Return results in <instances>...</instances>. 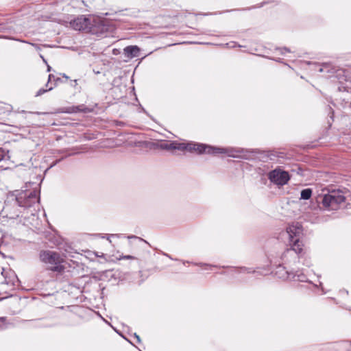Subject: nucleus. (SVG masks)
Returning a JSON list of instances; mask_svg holds the SVG:
<instances>
[{
    "label": "nucleus",
    "mask_w": 351,
    "mask_h": 351,
    "mask_svg": "<svg viewBox=\"0 0 351 351\" xmlns=\"http://www.w3.org/2000/svg\"><path fill=\"white\" fill-rule=\"evenodd\" d=\"M185 151L190 153H197L199 154H226L229 156L235 157L237 151L233 149L221 148L213 147L202 143H197L194 142L186 143Z\"/></svg>",
    "instance_id": "obj_1"
},
{
    "label": "nucleus",
    "mask_w": 351,
    "mask_h": 351,
    "mask_svg": "<svg viewBox=\"0 0 351 351\" xmlns=\"http://www.w3.org/2000/svg\"><path fill=\"white\" fill-rule=\"evenodd\" d=\"M40 261L49 266V269L53 271L61 273L64 267L62 265L64 258L59 253L53 251H43L40 254Z\"/></svg>",
    "instance_id": "obj_2"
},
{
    "label": "nucleus",
    "mask_w": 351,
    "mask_h": 351,
    "mask_svg": "<svg viewBox=\"0 0 351 351\" xmlns=\"http://www.w3.org/2000/svg\"><path fill=\"white\" fill-rule=\"evenodd\" d=\"M346 198L340 191H332L325 195L322 199L323 206L328 210H337L344 203Z\"/></svg>",
    "instance_id": "obj_3"
},
{
    "label": "nucleus",
    "mask_w": 351,
    "mask_h": 351,
    "mask_svg": "<svg viewBox=\"0 0 351 351\" xmlns=\"http://www.w3.org/2000/svg\"><path fill=\"white\" fill-rule=\"evenodd\" d=\"M268 178L272 183L276 185L283 186L288 182L290 176L287 171L280 168H276L269 173Z\"/></svg>",
    "instance_id": "obj_4"
},
{
    "label": "nucleus",
    "mask_w": 351,
    "mask_h": 351,
    "mask_svg": "<svg viewBox=\"0 0 351 351\" xmlns=\"http://www.w3.org/2000/svg\"><path fill=\"white\" fill-rule=\"evenodd\" d=\"M70 25L75 30H88L93 33H97L94 28L91 27L90 19L84 16H78L71 21Z\"/></svg>",
    "instance_id": "obj_5"
},
{
    "label": "nucleus",
    "mask_w": 351,
    "mask_h": 351,
    "mask_svg": "<svg viewBox=\"0 0 351 351\" xmlns=\"http://www.w3.org/2000/svg\"><path fill=\"white\" fill-rule=\"evenodd\" d=\"M276 275L278 278L282 280H294L301 282L306 280V277L303 274L289 272L284 267L279 265L276 271Z\"/></svg>",
    "instance_id": "obj_6"
},
{
    "label": "nucleus",
    "mask_w": 351,
    "mask_h": 351,
    "mask_svg": "<svg viewBox=\"0 0 351 351\" xmlns=\"http://www.w3.org/2000/svg\"><path fill=\"white\" fill-rule=\"evenodd\" d=\"M290 242L291 248L287 249L282 254L281 258L285 262L288 261V258L291 256L293 252L297 254L302 255L304 252V245L300 239H293Z\"/></svg>",
    "instance_id": "obj_7"
},
{
    "label": "nucleus",
    "mask_w": 351,
    "mask_h": 351,
    "mask_svg": "<svg viewBox=\"0 0 351 351\" xmlns=\"http://www.w3.org/2000/svg\"><path fill=\"white\" fill-rule=\"evenodd\" d=\"M287 232L289 237V241L293 239H300L302 234V227L298 222L293 223L287 228Z\"/></svg>",
    "instance_id": "obj_8"
},
{
    "label": "nucleus",
    "mask_w": 351,
    "mask_h": 351,
    "mask_svg": "<svg viewBox=\"0 0 351 351\" xmlns=\"http://www.w3.org/2000/svg\"><path fill=\"white\" fill-rule=\"evenodd\" d=\"M39 202V197L38 196V192L36 191H34L29 193L27 198L24 201V202H19V206L24 207H30L33 204Z\"/></svg>",
    "instance_id": "obj_9"
},
{
    "label": "nucleus",
    "mask_w": 351,
    "mask_h": 351,
    "mask_svg": "<svg viewBox=\"0 0 351 351\" xmlns=\"http://www.w3.org/2000/svg\"><path fill=\"white\" fill-rule=\"evenodd\" d=\"M140 49L136 45L128 46L124 49V54L129 58L138 57Z\"/></svg>",
    "instance_id": "obj_10"
},
{
    "label": "nucleus",
    "mask_w": 351,
    "mask_h": 351,
    "mask_svg": "<svg viewBox=\"0 0 351 351\" xmlns=\"http://www.w3.org/2000/svg\"><path fill=\"white\" fill-rule=\"evenodd\" d=\"M84 109H85V107L83 105L77 106H69V107L65 108L63 112L71 114V113H76L78 112H83V111H84Z\"/></svg>",
    "instance_id": "obj_11"
},
{
    "label": "nucleus",
    "mask_w": 351,
    "mask_h": 351,
    "mask_svg": "<svg viewBox=\"0 0 351 351\" xmlns=\"http://www.w3.org/2000/svg\"><path fill=\"white\" fill-rule=\"evenodd\" d=\"M174 147L173 150L177 149L180 151H185L186 149V142H178V141H173Z\"/></svg>",
    "instance_id": "obj_12"
},
{
    "label": "nucleus",
    "mask_w": 351,
    "mask_h": 351,
    "mask_svg": "<svg viewBox=\"0 0 351 351\" xmlns=\"http://www.w3.org/2000/svg\"><path fill=\"white\" fill-rule=\"evenodd\" d=\"M9 274H10L9 278L7 280V278H5V283H6L7 285L11 284L12 285H14L15 281L17 280V278H16V275L14 274V272H12V271H10Z\"/></svg>",
    "instance_id": "obj_13"
},
{
    "label": "nucleus",
    "mask_w": 351,
    "mask_h": 351,
    "mask_svg": "<svg viewBox=\"0 0 351 351\" xmlns=\"http://www.w3.org/2000/svg\"><path fill=\"white\" fill-rule=\"evenodd\" d=\"M312 191L310 189H306L301 191V199H308L311 197Z\"/></svg>",
    "instance_id": "obj_14"
},
{
    "label": "nucleus",
    "mask_w": 351,
    "mask_h": 351,
    "mask_svg": "<svg viewBox=\"0 0 351 351\" xmlns=\"http://www.w3.org/2000/svg\"><path fill=\"white\" fill-rule=\"evenodd\" d=\"M173 141H171L170 143H162L160 145V147L163 149L167 150H173Z\"/></svg>",
    "instance_id": "obj_15"
},
{
    "label": "nucleus",
    "mask_w": 351,
    "mask_h": 351,
    "mask_svg": "<svg viewBox=\"0 0 351 351\" xmlns=\"http://www.w3.org/2000/svg\"><path fill=\"white\" fill-rule=\"evenodd\" d=\"M53 86H50V87H49V88H48V89L40 88V90L36 93V96H37V97H38V96H40V95H43V93H46L47 91L52 90V89H53Z\"/></svg>",
    "instance_id": "obj_16"
},
{
    "label": "nucleus",
    "mask_w": 351,
    "mask_h": 351,
    "mask_svg": "<svg viewBox=\"0 0 351 351\" xmlns=\"http://www.w3.org/2000/svg\"><path fill=\"white\" fill-rule=\"evenodd\" d=\"M117 260H122V259H127V260H134L136 259V257L131 256V255H126V256H120L117 258Z\"/></svg>",
    "instance_id": "obj_17"
},
{
    "label": "nucleus",
    "mask_w": 351,
    "mask_h": 351,
    "mask_svg": "<svg viewBox=\"0 0 351 351\" xmlns=\"http://www.w3.org/2000/svg\"><path fill=\"white\" fill-rule=\"evenodd\" d=\"M6 155V152L4 149L0 147V161H1Z\"/></svg>",
    "instance_id": "obj_18"
},
{
    "label": "nucleus",
    "mask_w": 351,
    "mask_h": 351,
    "mask_svg": "<svg viewBox=\"0 0 351 351\" xmlns=\"http://www.w3.org/2000/svg\"><path fill=\"white\" fill-rule=\"evenodd\" d=\"M100 26H101V32H104V31L107 30V27L103 22H100Z\"/></svg>",
    "instance_id": "obj_19"
},
{
    "label": "nucleus",
    "mask_w": 351,
    "mask_h": 351,
    "mask_svg": "<svg viewBox=\"0 0 351 351\" xmlns=\"http://www.w3.org/2000/svg\"><path fill=\"white\" fill-rule=\"evenodd\" d=\"M22 42L28 43V42H26V41H24V40H23ZM29 44H30L32 46H34L37 50H40V47L38 45L34 44V43H29Z\"/></svg>",
    "instance_id": "obj_20"
},
{
    "label": "nucleus",
    "mask_w": 351,
    "mask_h": 351,
    "mask_svg": "<svg viewBox=\"0 0 351 351\" xmlns=\"http://www.w3.org/2000/svg\"><path fill=\"white\" fill-rule=\"evenodd\" d=\"M52 78H54V75L52 74H50L48 77V83L46 84L47 86H48V84L51 82Z\"/></svg>",
    "instance_id": "obj_21"
},
{
    "label": "nucleus",
    "mask_w": 351,
    "mask_h": 351,
    "mask_svg": "<svg viewBox=\"0 0 351 351\" xmlns=\"http://www.w3.org/2000/svg\"><path fill=\"white\" fill-rule=\"evenodd\" d=\"M240 271L241 272H247V273L250 272V269H246V268H241L240 269Z\"/></svg>",
    "instance_id": "obj_22"
},
{
    "label": "nucleus",
    "mask_w": 351,
    "mask_h": 351,
    "mask_svg": "<svg viewBox=\"0 0 351 351\" xmlns=\"http://www.w3.org/2000/svg\"><path fill=\"white\" fill-rule=\"evenodd\" d=\"M206 267L205 268L206 269H207L208 268L209 269H211L212 267H214V266H212V265H204Z\"/></svg>",
    "instance_id": "obj_23"
},
{
    "label": "nucleus",
    "mask_w": 351,
    "mask_h": 351,
    "mask_svg": "<svg viewBox=\"0 0 351 351\" xmlns=\"http://www.w3.org/2000/svg\"><path fill=\"white\" fill-rule=\"evenodd\" d=\"M135 337L136 338V339H137V341H138V342H140V341H141V339H140V337H139V336H138V335H137L136 334H135Z\"/></svg>",
    "instance_id": "obj_24"
},
{
    "label": "nucleus",
    "mask_w": 351,
    "mask_h": 351,
    "mask_svg": "<svg viewBox=\"0 0 351 351\" xmlns=\"http://www.w3.org/2000/svg\"><path fill=\"white\" fill-rule=\"evenodd\" d=\"M51 66L49 65H47V71L49 72L51 71Z\"/></svg>",
    "instance_id": "obj_25"
},
{
    "label": "nucleus",
    "mask_w": 351,
    "mask_h": 351,
    "mask_svg": "<svg viewBox=\"0 0 351 351\" xmlns=\"http://www.w3.org/2000/svg\"><path fill=\"white\" fill-rule=\"evenodd\" d=\"M96 256H99V257H103L104 256V254H101V255L100 254H98L97 253L96 254Z\"/></svg>",
    "instance_id": "obj_26"
},
{
    "label": "nucleus",
    "mask_w": 351,
    "mask_h": 351,
    "mask_svg": "<svg viewBox=\"0 0 351 351\" xmlns=\"http://www.w3.org/2000/svg\"><path fill=\"white\" fill-rule=\"evenodd\" d=\"M40 58L43 60V61L47 63L46 60H45V58H43V56L42 55L40 56Z\"/></svg>",
    "instance_id": "obj_27"
},
{
    "label": "nucleus",
    "mask_w": 351,
    "mask_h": 351,
    "mask_svg": "<svg viewBox=\"0 0 351 351\" xmlns=\"http://www.w3.org/2000/svg\"><path fill=\"white\" fill-rule=\"evenodd\" d=\"M5 272V269H3V271H2V272H1V274L4 276Z\"/></svg>",
    "instance_id": "obj_28"
},
{
    "label": "nucleus",
    "mask_w": 351,
    "mask_h": 351,
    "mask_svg": "<svg viewBox=\"0 0 351 351\" xmlns=\"http://www.w3.org/2000/svg\"><path fill=\"white\" fill-rule=\"evenodd\" d=\"M282 50H284V51H287V52H288V51H289V49H287V48H284Z\"/></svg>",
    "instance_id": "obj_29"
},
{
    "label": "nucleus",
    "mask_w": 351,
    "mask_h": 351,
    "mask_svg": "<svg viewBox=\"0 0 351 351\" xmlns=\"http://www.w3.org/2000/svg\"><path fill=\"white\" fill-rule=\"evenodd\" d=\"M63 77L65 78H68V76H66L65 74H63Z\"/></svg>",
    "instance_id": "obj_30"
}]
</instances>
